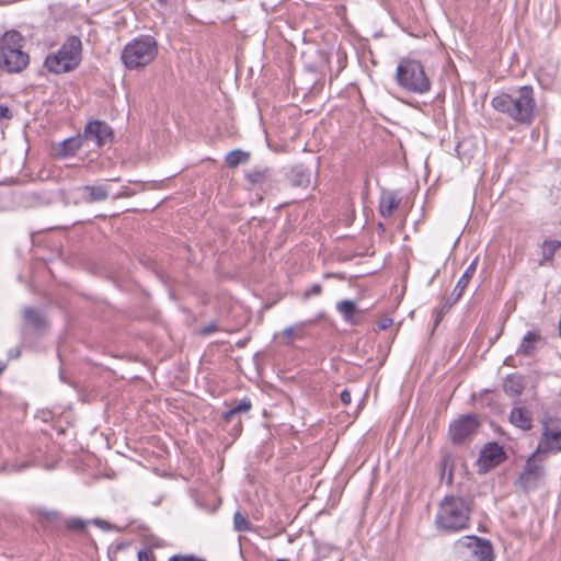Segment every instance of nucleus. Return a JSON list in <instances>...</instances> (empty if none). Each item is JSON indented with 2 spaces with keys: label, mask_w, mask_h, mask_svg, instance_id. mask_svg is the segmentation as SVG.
<instances>
[{
  "label": "nucleus",
  "mask_w": 561,
  "mask_h": 561,
  "mask_svg": "<svg viewBox=\"0 0 561 561\" xmlns=\"http://www.w3.org/2000/svg\"><path fill=\"white\" fill-rule=\"evenodd\" d=\"M340 399L343 404L348 405L352 402L351 392L347 389H344L340 394Z\"/></svg>",
  "instance_id": "35"
},
{
  "label": "nucleus",
  "mask_w": 561,
  "mask_h": 561,
  "mask_svg": "<svg viewBox=\"0 0 561 561\" xmlns=\"http://www.w3.org/2000/svg\"><path fill=\"white\" fill-rule=\"evenodd\" d=\"M502 388L508 397H520L526 388L524 375L518 373L508 374L503 380Z\"/></svg>",
  "instance_id": "17"
},
{
  "label": "nucleus",
  "mask_w": 561,
  "mask_h": 561,
  "mask_svg": "<svg viewBox=\"0 0 561 561\" xmlns=\"http://www.w3.org/2000/svg\"><path fill=\"white\" fill-rule=\"evenodd\" d=\"M510 422L522 431H530L533 428V414L527 410L522 400L517 399L513 403L510 413Z\"/></svg>",
  "instance_id": "15"
},
{
  "label": "nucleus",
  "mask_w": 561,
  "mask_h": 561,
  "mask_svg": "<svg viewBox=\"0 0 561 561\" xmlns=\"http://www.w3.org/2000/svg\"><path fill=\"white\" fill-rule=\"evenodd\" d=\"M322 293V286L320 284H313L309 289L304 293V298L309 299L311 296H317Z\"/></svg>",
  "instance_id": "32"
},
{
  "label": "nucleus",
  "mask_w": 561,
  "mask_h": 561,
  "mask_svg": "<svg viewBox=\"0 0 561 561\" xmlns=\"http://www.w3.org/2000/svg\"><path fill=\"white\" fill-rule=\"evenodd\" d=\"M392 323L393 320L390 317H383L378 321L377 327L379 330L383 331L390 328Z\"/></svg>",
  "instance_id": "33"
},
{
  "label": "nucleus",
  "mask_w": 561,
  "mask_h": 561,
  "mask_svg": "<svg viewBox=\"0 0 561 561\" xmlns=\"http://www.w3.org/2000/svg\"><path fill=\"white\" fill-rule=\"evenodd\" d=\"M217 330L216 324L211 323L203 329V334H210Z\"/></svg>",
  "instance_id": "37"
},
{
  "label": "nucleus",
  "mask_w": 561,
  "mask_h": 561,
  "mask_svg": "<svg viewBox=\"0 0 561 561\" xmlns=\"http://www.w3.org/2000/svg\"><path fill=\"white\" fill-rule=\"evenodd\" d=\"M82 43L78 36H69L56 54L48 55L45 67L53 73H66L75 70L81 61Z\"/></svg>",
  "instance_id": "5"
},
{
  "label": "nucleus",
  "mask_w": 561,
  "mask_h": 561,
  "mask_svg": "<svg viewBox=\"0 0 561 561\" xmlns=\"http://www.w3.org/2000/svg\"><path fill=\"white\" fill-rule=\"evenodd\" d=\"M4 370V366L0 365V374Z\"/></svg>",
  "instance_id": "44"
},
{
  "label": "nucleus",
  "mask_w": 561,
  "mask_h": 561,
  "mask_svg": "<svg viewBox=\"0 0 561 561\" xmlns=\"http://www.w3.org/2000/svg\"><path fill=\"white\" fill-rule=\"evenodd\" d=\"M168 561H207L204 558L197 557L195 554H173L171 556Z\"/></svg>",
  "instance_id": "27"
},
{
  "label": "nucleus",
  "mask_w": 561,
  "mask_h": 561,
  "mask_svg": "<svg viewBox=\"0 0 561 561\" xmlns=\"http://www.w3.org/2000/svg\"><path fill=\"white\" fill-rule=\"evenodd\" d=\"M540 341L541 334L538 331H527L516 350V355L531 356L537 348L538 342Z\"/></svg>",
  "instance_id": "20"
},
{
  "label": "nucleus",
  "mask_w": 561,
  "mask_h": 561,
  "mask_svg": "<svg viewBox=\"0 0 561 561\" xmlns=\"http://www.w3.org/2000/svg\"><path fill=\"white\" fill-rule=\"evenodd\" d=\"M506 459L505 451L497 443H488L480 451L477 460L479 473H485L500 466Z\"/></svg>",
  "instance_id": "12"
},
{
  "label": "nucleus",
  "mask_w": 561,
  "mask_h": 561,
  "mask_svg": "<svg viewBox=\"0 0 561 561\" xmlns=\"http://www.w3.org/2000/svg\"><path fill=\"white\" fill-rule=\"evenodd\" d=\"M157 55V42L152 36H139L127 43L122 51V61L127 69H137L150 64Z\"/></svg>",
  "instance_id": "6"
},
{
  "label": "nucleus",
  "mask_w": 561,
  "mask_h": 561,
  "mask_svg": "<svg viewBox=\"0 0 561 561\" xmlns=\"http://www.w3.org/2000/svg\"><path fill=\"white\" fill-rule=\"evenodd\" d=\"M453 301V299H447L445 301V304L443 305V307L440 309H435L434 310V313L436 314V318H435V327H437L439 324V322L442 321L443 317L445 316V313L448 311V309L450 307H447L450 302Z\"/></svg>",
  "instance_id": "30"
},
{
  "label": "nucleus",
  "mask_w": 561,
  "mask_h": 561,
  "mask_svg": "<svg viewBox=\"0 0 561 561\" xmlns=\"http://www.w3.org/2000/svg\"><path fill=\"white\" fill-rule=\"evenodd\" d=\"M491 106L517 125L530 126L537 116V101L531 85H522L500 92L491 100Z\"/></svg>",
  "instance_id": "1"
},
{
  "label": "nucleus",
  "mask_w": 561,
  "mask_h": 561,
  "mask_svg": "<svg viewBox=\"0 0 561 561\" xmlns=\"http://www.w3.org/2000/svg\"><path fill=\"white\" fill-rule=\"evenodd\" d=\"M251 179V183H255V178H250Z\"/></svg>",
  "instance_id": "46"
},
{
  "label": "nucleus",
  "mask_w": 561,
  "mask_h": 561,
  "mask_svg": "<svg viewBox=\"0 0 561 561\" xmlns=\"http://www.w3.org/2000/svg\"><path fill=\"white\" fill-rule=\"evenodd\" d=\"M289 185L293 187H304L307 188L311 185V178H289Z\"/></svg>",
  "instance_id": "28"
},
{
  "label": "nucleus",
  "mask_w": 561,
  "mask_h": 561,
  "mask_svg": "<svg viewBox=\"0 0 561 561\" xmlns=\"http://www.w3.org/2000/svg\"><path fill=\"white\" fill-rule=\"evenodd\" d=\"M24 320L27 324L37 330L44 329L46 327L44 314L35 308L30 307L24 310Z\"/></svg>",
  "instance_id": "24"
},
{
  "label": "nucleus",
  "mask_w": 561,
  "mask_h": 561,
  "mask_svg": "<svg viewBox=\"0 0 561 561\" xmlns=\"http://www.w3.org/2000/svg\"><path fill=\"white\" fill-rule=\"evenodd\" d=\"M81 137L83 138L84 144L91 141L100 148L112 140L113 130L107 123L96 119L89 122L85 125Z\"/></svg>",
  "instance_id": "13"
},
{
  "label": "nucleus",
  "mask_w": 561,
  "mask_h": 561,
  "mask_svg": "<svg viewBox=\"0 0 561 561\" xmlns=\"http://www.w3.org/2000/svg\"><path fill=\"white\" fill-rule=\"evenodd\" d=\"M233 528L237 531H249L251 529V523L245 515L240 511L233 514Z\"/></svg>",
  "instance_id": "26"
},
{
  "label": "nucleus",
  "mask_w": 561,
  "mask_h": 561,
  "mask_svg": "<svg viewBox=\"0 0 561 561\" xmlns=\"http://www.w3.org/2000/svg\"><path fill=\"white\" fill-rule=\"evenodd\" d=\"M251 160V153L242 149H234L225 157V162L229 169L236 170L241 165H248Z\"/></svg>",
  "instance_id": "22"
},
{
  "label": "nucleus",
  "mask_w": 561,
  "mask_h": 561,
  "mask_svg": "<svg viewBox=\"0 0 561 561\" xmlns=\"http://www.w3.org/2000/svg\"><path fill=\"white\" fill-rule=\"evenodd\" d=\"M276 561H289L288 559H277Z\"/></svg>",
  "instance_id": "47"
},
{
  "label": "nucleus",
  "mask_w": 561,
  "mask_h": 561,
  "mask_svg": "<svg viewBox=\"0 0 561 561\" xmlns=\"http://www.w3.org/2000/svg\"><path fill=\"white\" fill-rule=\"evenodd\" d=\"M11 117H12V114H11L10 108L5 105H0V121L2 118L10 119Z\"/></svg>",
  "instance_id": "36"
},
{
  "label": "nucleus",
  "mask_w": 561,
  "mask_h": 561,
  "mask_svg": "<svg viewBox=\"0 0 561 561\" xmlns=\"http://www.w3.org/2000/svg\"><path fill=\"white\" fill-rule=\"evenodd\" d=\"M378 229H379L381 232H383V231L386 230V227L383 226V224H382V222H379V224H378Z\"/></svg>",
  "instance_id": "42"
},
{
  "label": "nucleus",
  "mask_w": 561,
  "mask_h": 561,
  "mask_svg": "<svg viewBox=\"0 0 561 561\" xmlns=\"http://www.w3.org/2000/svg\"><path fill=\"white\" fill-rule=\"evenodd\" d=\"M541 435L534 454L545 457L561 451V417L545 414L540 420Z\"/></svg>",
  "instance_id": "7"
},
{
  "label": "nucleus",
  "mask_w": 561,
  "mask_h": 561,
  "mask_svg": "<svg viewBox=\"0 0 561 561\" xmlns=\"http://www.w3.org/2000/svg\"><path fill=\"white\" fill-rule=\"evenodd\" d=\"M513 356H507L505 359H504V365L505 366H511V367H516V365L513 363Z\"/></svg>",
  "instance_id": "38"
},
{
  "label": "nucleus",
  "mask_w": 561,
  "mask_h": 561,
  "mask_svg": "<svg viewBox=\"0 0 561 561\" xmlns=\"http://www.w3.org/2000/svg\"><path fill=\"white\" fill-rule=\"evenodd\" d=\"M68 529L81 531L85 527V522L79 518H72L66 522Z\"/></svg>",
  "instance_id": "29"
},
{
  "label": "nucleus",
  "mask_w": 561,
  "mask_h": 561,
  "mask_svg": "<svg viewBox=\"0 0 561 561\" xmlns=\"http://www.w3.org/2000/svg\"><path fill=\"white\" fill-rule=\"evenodd\" d=\"M137 561H156V557L151 550H139L137 552Z\"/></svg>",
  "instance_id": "31"
},
{
  "label": "nucleus",
  "mask_w": 561,
  "mask_h": 561,
  "mask_svg": "<svg viewBox=\"0 0 561 561\" xmlns=\"http://www.w3.org/2000/svg\"><path fill=\"white\" fill-rule=\"evenodd\" d=\"M47 519H53L55 517H57V513L53 512V513H47L46 516H45Z\"/></svg>",
  "instance_id": "41"
},
{
  "label": "nucleus",
  "mask_w": 561,
  "mask_h": 561,
  "mask_svg": "<svg viewBox=\"0 0 561 561\" xmlns=\"http://www.w3.org/2000/svg\"><path fill=\"white\" fill-rule=\"evenodd\" d=\"M96 524L99 525H103V524H106L105 522H102V520H98Z\"/></svg>",
  "instance_id": "45"
},
{
  "label": "nucleus",
  "mask_w": 561,
  "mask_h": 561,
  "mask_svg": "<svg viewBox=\"0 0 561 561\" xmlns=\"http://www.w3.org/2000/svg\"><path fill=\"white\" fill-rule=\"evenodd\" d=\"M135 192L125 188L124 191H113L110 184L82 185L73 188L71 195L73 203H95L106 199L107 197L119 198L134 195Z\"/></svg>",
  "instance_id": "8"
},
{
  "label": "nucleus",
  "mask_w": 561,
  "mask_h": 561,
  "mask_svg": "<svg viewBox=\"0 0 561 561\" xmlns=\"http://www.w3.org/2000/svg\"><path fill=\"white\" fill-rule=\"evenodd\" d=\"M457 543L468 548L474 561H494L493 547L488 539L477 536H465Z\"/></svg>",
  "instance_id": "14"
},
{
  "label": "nucleus",
  "mask_w": 561,
  "mask_h": 561,
  "mask_svg": "<svg viewBox=\"0 0 561 561\" xmlns=\"http://www.w3.org/2000/svg\"><path fill=\"white\" fill-rule=\"evenodd\" d=\"M397 84L412 94L427 93L432 82L420 60L403 57L398 61L394 76Z\"/></svg>",
  "instance_id": "4"
},
{
  "label": "nucleus",
  "mask_w": 561,
  "mask_h": 561,
  "mask_svg": "<svg viewBox=\"0 0 561 561\" xmlns=\"http://www.w3.org/2000/svg\"><path fill=\"white\" fill-rule=\"evenodd\" d=\"M533 390H534L533 400H536L538 397L537 391H536V386H533Z\"/></svg>",
  "instance_id": "43"
},
{
  "label": "nucleus",
  "mask_w": 561,
  "mask_h": 561,
  "mask_svg": "<svg viewBox=\"0 0 561 561\" xmlns=\"http://www.w3.org/2000/svg\"><path fill=\"white\" fill-rule=\"evenodd\" d=\"M478 265V257H476L469 266L466 268L462 276L459 278L458 283L456 284L454 291L451 294L453 301L447 306L451 307L454 304H456L459 298L462 296L463 291L466 290L468 284L470 283L471 278L473 277L476 270Z\"/></svg>",
  "instance_id": "19"
},
{
  "label": "nucleus",
  "mask_w": 561,
  "mask_h": 561,
  "mask_svg": "<svg viewBox=\"0 0 561 561\" xmlns=\"http://www.w3.org/2000/svg\"><path fill=\"white\" fill-rule=\"evenodd\" d=\"M480 426L474 414L462 415L449 425L448 434L454 444H460L473 435Z\"/></svg>",
  "instance_id": "11"
},
{
  "label": "nucleus",
  "mask_w": 561,
  "mask_h": 561,
  "mask_svg": "<svg viewBox=\"0 0 561 561\" xmlns=\"http://www.w3.org/2000/svg\"><path fill=\"white\" fill-rule=\"evenodd\" d=\"M25 38L15 30L0 37V69L7 73H20L30 65V55L24 50Z\"/></svg>",
  "instance_id": "3"
},
{
  "label": "nucleus",
  "mask_w": 561,
  "mask_h": 561,
  "mask_svg": "<svg viewBox=\"0 0 561 561\" xmlns=\"http://www.w3.org/2000/svg\"><path fill=\"white\" fill-rule=\"evenodd\" d=\"M337 311L343 316V319L350 324H358L360 320L357 314L362 311L357 308L356 304L352 300H342L336 305Z\"/></svg>",
  "instance_id": "21"
},
{
  "label": "nucleus",
  "mask_w": 561,
  "mask_h": 561,
  "mask_svg": "<svg viewBox=\"0 0 561 561\" xmlns=\"http://www.w3.org/2000/svg\"><path fill=\"white\" fill-rule=\"evenodd\" d=\"M270 170L265 167H255L250 173H248L247 175H255V176H259V175H265L266 173H268Z\"/></svg>",
  "instance_id": "34"
},
{
  "label": "nucleus",
  "mask_w": 561,
  "mask_h": 561,
  "mask_svg": "<svg viewBox=\"0 0 561 561\" xmlns=\"http://www.w3.org/2000/svg\"><path fill=\"white\" fill-rule=\"evenodd\" d=\"M545 457L531 454L527 459L523 471L519 473L516 485L524 492L536 490L546 477Z\"/></svg>",
  "instance_id": "9"
},
{
  "label": "nucleus",
  "mask_w": 561,
  "mask_h": 561,
  "mask_svg": "<svg viewBox=\"0 0 561 561\" xmlns=\"http://www.w3.org/2000/svg\"><path fill=\"white\" fill-rule=\"evenodd\" d=\"M252 409V401L249 398L241 399L236 405L221 414V421L225 425H231L228 433L237 438L243 430L242 415L249 414Z\"/></svg>",
  "instance_id": "10"
},
{
  "label": "nucleus",
  "mask_w": 561,
  "mask_h": 561,
  "mask_svg": "<svg viewBox=\"0 0 561 561\" xmlns=\"http://www.w3.org/2000/svg\"><path fill=\"white\" fill-rule=\"evenodd\" d=\"M402 195L399 191L382 190L379 198L378 211L385 218L391 217L399 208Z\"/></svg>",
  "instance_id": "16"
},
{
  "label": "nucleus",
  "mask_w": 561,
  "mask_h": 561,
  "mask_svg": "<svg viewBox=\"0 0 561 561\" xmlns=\"http://www.w3.org/2000/svg\"><path fill=\"white\" fill-rule=\"evenodd\" d=\"M472 501L456 494L445 495L438 504L435 526L444 534L460 533L469 527Z\"/></svg>",
  "instance_id": "2"
},
{
  "label": "nucleus",
  "mask_w": 561,
  "mask_h": 561,
  "mask_svg": "<svg viewBox=\"0 0 561 561\" xmlns=\"http://www.w3.org/2000/svg\"><path fill=\"white\" fill-rule=\"evenodd\" d=\"M561 248V241L558 240H545L540 247L541 259L540 265L552 264L556 252Z\"/></svg>",
  "instance_id": "23"
},
{
  "label": "nucleus",
  "mask_w": 561,
  "mask_h": 561,
  "mask_svg": "<svg viewBox=\"0 0 561 561\" xmlns=\"http://www.w3.org/2000/svg\"><path fill=\"white\" fill-rule=\"evenodd\" d=\"M449 461H450V459H449L447 456H445V457H443V458H442V460H440V466H442L443 470L447 467V465L449 463Z\"/></svg>",
  "instance_id": "40"
},
{
  "label": "nucleus",
  "mask_w": 561,
  "mask_h": 561,
  "mask_svg": "<svg viewBox=\"0 0 561 561\" xmlns=\"http://www.w3.org/2000/svg\"><path fill=\"white\" fill-rule=\"evenodd\" d=\"M84 145L81 135L67 138L54 147L55 154L59 158L72 157Z\"/></svg>",
  "instance_id": "18"
},
{
  "label": "nucleus",
  "mask_w": 561,
  "mask_h": 561,
  "mask_svg": "<svg viewBox=\"0 0 561 561\" xmlns=\"http://www.w3.org/2000/svg\"><path fill=\"white\" fill-rule=\"evenodd\" d=\"M304 328L305 323H298L296 325L284 329L282 334L286 343L289 344L295 340L301 339L304 336Z\"/></svg>",
  "instance_id": "25"
},
{
  "label": "nucleus",
  "mask_w": 561,
  "mask_h": 561,
  "mask_svg": "<svg viewBox=\"0 0 561 561\" xmlns=\"http://www.w3.org/2000/svg\"><path fill=\"white\" fill-rule=\"evenodd\" d=\"M19 183L18 179H10V180H4V181H1L0 184L2 185H11V184H16Z\"/></svg>",
  "instance_id": "39"
}]
</instances>
